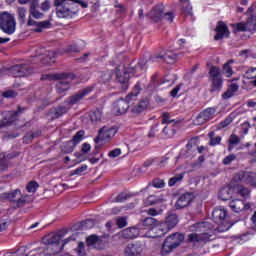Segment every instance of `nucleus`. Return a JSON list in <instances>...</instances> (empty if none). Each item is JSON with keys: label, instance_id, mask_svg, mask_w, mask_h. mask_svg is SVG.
Here are the masks:
<instances>
[{"label": "nucleus", "instance_id": "obj_24", "mask_svg": "<svg viewBox=\"0 0 256 256\" xmlns=\"http://www.w3.org/2000/svg\"><path fill=\"white\" fill-rule=\"evenodd\" d=\"M129 104L125 98H119L116 102H114L113 110L117 113V115H125L127 111H129Z\"/></svg>", "mask_w": 256, "mask_h": 256}, {"label": "nucleus", "instance_id": "obj_14", "mask_svg": "<svg viewBox=\"0 0 256 256\" xmlns=\"http://www.w3.org/2000/svg\"><path fill=\"white\" fill-rule=\"evenodd\" d=\"M93 87L89 86V87H86L80 91H78L77 93H75L74 95L68 97L66 100H65V103L67 105H76V103H79V101H81V99H84V97H87V95H89L92 91H93Z\"/></svg>", "mask_w": 256, "mask_h": 256}, {"label": "nucleus", "instance_id": "obj_61", "mask_svg": "<svg viewBox=\"0 0 256 256\" xmlns=\"http://www.w3.org/2000/svg\"><path fill=\"white\" fill-rule=\"evenodd\" d=\"M222 138L221 136H216L214 138H211L209 141L210 147H215L217 145H221Z\"/></svg>", "mask_w": 256, "mask_h": 256}, {"label": "nucleus", "instance_id": "obj_62", "mask_svg": "<svg viewBox=\"0 0 256 256\" xmlns=\"http://www.w3.org/2000/svg\"><path fill=\"white\" fill-rule=\"evenodd\" d=\"M119 155H121V148H115L108 153V157H110V159H115L119 157Z\"/></svg>", "mask_w": 256, "mask_h": 256}, {"label": "nucleus", "instance_id": "obj_9", "mask_svg": "<svg viewBox=\"0 0 256 256\" xmlns=\"http://www.w3.org/2000/svg\"><path fill=\"white\" fill-rule=\"evenodd\" d=\"M119 128L117 126H103L98 130V135L94 138V143L99 145L101 142L109 143L115 135H117Z\"/></svg>", "mask_w": 256, "mask_h": 256}, {"label": "nucleus", "instance_id": "obj_21", "mask_svg": "<svg viewBox=\"0 0 256 256\" xmlns=\"http://www.w3.org/2000/svg\"><path fill=\"white\" fill-rule=\"evenodd\" d=\"M217 113V109L213 107L206 108L197 116V121L199 123H207V121H211V119L215 118V114Z\"/></svg>", "mask_w": 256, "mask_h": 256}, {"label": "nucleus", "instance_id": "obj_49", "mask_svg": "<svg viewBox=\"0 0 256 256\" xmlns=\"http://www.w3.org/2000/svg\"><path fill=\"white\" fill-rule=\"evenodd\" d=\"M159 203V198L155 195H150L144 200V205L151 206V205H157Z\"/></svg>", "mask_w": 256, "mask_h": 256}, {"label": "nucleus", "instance_id": "obj_5", "mask_svg": "<svg viewBox=\"0 0 256 256\" xmlns=\"http://www.w3.org/2000/svg\"><path fill=\"white\" fill-rule=\"evenodd\" d=\"M183 241H185V235L179 232L169 235L162 244L161 255H169V253H171L173 249H177V247H179Z\"/></svg>", "mask_w": 256, "mask_h": 256}, {"label": "nucleus", "instance_id": "obj_17", "mask_svg": "<svg viewBox=\"0 0 256 256\" xmlns=\"http://www.w3.org/2000/svg\"><path fill=\"white\" fill-rule=\"evenodd\" d=\"M143 253V245L139 242L129 243L124 249V256H139Z\"/></svg>", "mask_w": 256, "mask_h": 256}, {"label": "nucleus", "instance_id": "obj_63", "mask_svg": "<svg viewBox=\"0 0 256 256\" xmlns=\"http://www.w3.org/2000/svg\"><path fill=\"white\" fill-rule=\"evenodd\" d=\"M19 155H21V152H11V153L5 152V158L7 159V161H11V159H17Z\"/></svg>", "mask_w": 256, "mask_h": 256}, {"label": "nucleus", "instance_id": "obj_47", "mask_svg": "<svg viewBox=\"0 0 256 256\" xmlns=\"http://www.w3.org/2000/svg\"><path fill=\"white\" fill-rule=\"evenodd\" d=\"M182 13L185 17H193V7L191 4H184L182 7Z\"/></svg>", "mask_w": 256, "mask_h": 256}, {"label": "nucleus", "instance_id": "obj_33", "mask_svg": "<svg viewBox=\"0 0 256 256\" xmlns=\"http://www.w3.org/2000/svg\"><path fill=\"white\" fill-rule=\"evenodd\" d=\"M232 193H233V188L227 186V187L220 189L218 197L222 201H229V199H231V197H232Z\"/></svg>", "mask_w": 256, "mask_h": 256}, {"label": "nucleus", "instance_id": "obj_34", "mask_svg": "<svg viewBox=\"0 0 256 256\" xmlns=\"http://www.w3.org/2000/svg\"><path fill=\"white\" fill-rule=\"evenodd\" d=\"M149 187H154L155 189H163L165 187V180L161 178H155L152 180V182L148 183L147 186L142 189V191H147Z\"/></svg>", "mask_w": 256, "mask_h": 256}, {"label": "nucleus", "instance_id": "obj_52", "mask_svg": "<svg viewBox=\"0 0 256 256\" xmlns=\"http://www.w3.org/2000/svg\"><path fill=\"white\" fill-rule=\"evenodd\" d=\"M159 133V123L153 124L149 130L148 137L149 139H153L155 135Z\"/></svg>", "mask_w": 256, "mask_h": 256}, {"label": "nucleus", "instance_id": "obj_64", "mask_svg": "<svg viewBox=\"0 0 256 256\" xmlns=\"http://www.w3.org/2000/svg\"><path fill=\"white\" fill-rule=\"evenodd\" d=\"M253 23V31H256V15H251L247 20V24L251 25Z\"/></svg>", "mask_w": 256, "mask_h": 256}, {"label": "nucleus", "instance_id": "obj_27", "mask_svg": "<svg viewBox=\"0 0 256 256\" xmlns=\"http://www.w3.org/2000/svg\"><path fill=\"white\" fill-rule=\"evenodd\" d=\"M178 55L173 52H167L164 55H156L152 57V61H157V59H163L168 65H175L177 63Z\"/></svg>", "mask_w": 256, "mask_h": 256}, {"label": "nucleus", "instance_id": "obj_53", "mask_svg": "<svg viewBox=\"0 0 256 256\" xmlns=\"http://www.w3.org/2000/svg\"><path fill=\"white\" fill-rule=\"evenodd\" d=\"M30 13L34 19H41V17H43V13L39 12L37 8H35V4L30 6Z\"/></svg>", "mask_w": 256, "mask_h": 256}, {"label": "nucleus", "instance_id": "obj_1", "mask_svg": "<svg viewBox=\"0 0 256 256\" xmlns=\"http://www.w3.org/2000/svg\"><path fill=\"white\" fill-rule=\"evenodd\" d=\"M87 9L89 3L83 0H54L56 15L59 19H73L79 13V6Z\"/></svg>", "mask_w": 256, "mask_h": 256}, {"label": "nucleus", "instance_id": "obj_13", "mask_svg": "<svg viewBox=\"0 0 256 256\" xmlns=\"http://www.w3.org/2000/svg\"><path fill=\"white\" fill-rule=\"evenodd\" d=\"M9 71L14 77H29L33 73V69L27 64H16Z\"/></svg>", "mask_w": 256, "mask_h": 256}, {"label": "nucleus", "instance_id": "obj_2", "mask_svg": "<svg viewBox=\"0 0 256 256\" xmlns=\"http://www.w3.org/2000/svg\"><path fill=\"white\" fill-rule=\"evenodd\" d=\"M147 61L140 60L135 66L129 68V70H121V66L115 68L116 81L120 83L122 91H127L129 89V79H131V74L134 77H140L145 73V66Z\"/></svg>", "mask_w": 256, "mask_h": 256}, {"label": "nucleus", "instance_id": "obj_12", "mask_svg": "<svg viewBox=\"0 0 256 256\" xmlns=\"http://www.w3.org/2000/svg\"><path fill=\"white\" fill-rule=\"evenodd\" d=\"M216 34L214 35V41H221V39H229L231 37V31L229 26L223 21H218L214 29Z\"/></svg>", "mask_w": 256, "mask_h": 256}, {"label": "nucleus", "instance_id": "obj_23", "mask_svg": "<svg viewBox=\"0 0 256 256\" xmlns=\"http://www.w3.org/2000/svg\"><path fill=\"white\" fill-rule=\"evenodd\" d=\"M141 227H130V228H126L122 231V234L121 236L124 238V239H136V237L138 235H140V237H144L143 233H141Z\"/></svg>", "mask_w": 256, "mask_h": 256}, {"label": "nucleus", "instance_id": "obj_43", "mask_svg": "<svg viewBox=\"0 0 256 256\" xmlns=\"http://www.w3.org/2000/svg\"><path fill=\"white\" fill-rule=\"evenodd\" d=\"M161 118L162 125H171V123H177L175 119H171V114H169V112H163L161 114Z\"/></svg>", "mask_w": 256, "mask_h": 256}, {"label": "nucleus", "instance_id": "obj_16", "mask_svg": "<svg viewBox=\"0 0 256 256\" xmlns=\"http://www.w3.org/2000/svg\"><path fill=\"white\" fill-rule=\"evenodd\" d=\"M229 207L234 213H241V211H249V209H251V204L245 203V201L241 199H234L230 201Z\"/></svg>", "mask_w": 256, "mask_h": 256}, {"label": "nucleus", "instance_id": "obj_58", "mask_svg": "<svg viewBox=\"0 0 256 256\" xmlns=\"http://www.w3.org/2000/svg\"><path fill=\"white\" fill-rule=\"evenodd\" d=\"M235 159H237V156L235 154H229L223 159L222 163L223 165H231V163H233Z\"/></svg>", "mask_w": 256, "mask_h": 256}, {"label": "nucleus", "instance_id": "obj_31", "mask_svg": "<svg viewBox=\"0 0 256 256\" xmlns=\"http://www.w3.org/2000/svg\"><path fill=\"white\" fill-rule=\"evenodd\" d=\"M177 134V130L174 127L166 126L160 133V139H172Z\"/></svg>", "mask_w": 256, "mask_h": 256}, {"label": "nucleus", "instance_id": "obj_6", "mask_svg": "<svg viewBox=\"0 0 256 256\" xmlns=\"http://www.w3.org/2000/svg\"><path fill=\"white\" fill-rule=\"evenodd\" d=\"M66 234L67 232L60 230L58 232L51 233L42 239V242L44 243V245L48 246L47 249H53V247L57 248L56 250H52L50 252V255H57V253H59L61 239H63Z\"/></svg>", "mask_w": 256, "mask_h": 256}, {"label": "nucleus", "instance_id": "obj_35", "mask_svg": "<svg viewBox=\"0 0 256 256\" xmlns=\"http://www.w3.org/2000/svg\"><path fill=\"white\" fill-rule=\"evenodd\" d=\"M90 121L92 123H99L103 119V112L100 109H95L89 113Z\"/></svg>", "mask_w": 256, "mask_h": 256}, {"label": "nucleus", "instance_id": "obj_54", "mask_svg": "<svg viewBox=\"0 0 256 256\" xmlns=\"http://www.w3.org/2000/svg\"><path fill=\"white\" fill-rule=\"evenodd\" d=\"M75 252L78 256H86L87 252H85V243L79 242L78 247L75 249Z\"/></svg>", "mask_w": 256, "mask_h": 256}, {"label": "nucleus", "instance_id": "obj_44", "mask_svg": "<svg viewBox=\"0 0 256 256\" xmlns=\"http://www.w3.org/2000/svg\"><path fill=\"white\" fill-rule=\"evenodd\" d=\"M234 33H245L247 31V24L245 22H239L236 24H232Z\"/></svg>", "mask_w": 256, "mask_h": 256}, {"label": "nucleus", "instance_id": "obj_15", "mask_svg": "<svg viewBox=\"0 0 256 256\" xmlns=\"http://www.w3.org/2000/svg\"><path fill=\"white\" fill-rule=\"evenodd\" d=\"M149 17L153 23H161L163 17H165V6L163 4L154 6L149 13Z\"/></svg>", "mask_w": 256, "mask_h": 256}, {"label": "nucleus", "instance_id": "obj_36", "mask_svg": "<svg viewBox=\"0 0 256 256\" xmlns=\"http://www.w3.org/2000/svg\"><path fill=\"white\" fill-rule=\"evenodd\" d=\"M233 63H235V60L230 59L222 67L224 75L228 78L233 77V74L235 73L233 71V67H231V65H233Z\"/></svg>", "mask_w": 256, "mask_h": 256}, {"label": "nucleus", "instance_id": "obj_29", "mask_svg": "<svg viewBox=\"0 0 256 256\" xmlns=\"http://www.w3.org/2000/svg\"><path fill=\"white\" fill-rule=\"evenodd\" d=\"M149 107V99H142L136 105H134L131 109L132 115H141L145 109Z\"/></svg>", "mask_w": 256, "mask_h": 256}, {"label": "nucleus", "instance_id": "obj_11", "mask_svg": "<svg viewBox=\"0 0 256 256\" xmlns=\"http://www.w3.org/2000/svg\"><path fill=\"white\" fill-rule=\"evenodd\" d=\"M24 110L25 108H21V106H18V109L16 111L4 112L3 119L0 121V129L13 125V123L17 121V117H19V113H23Z\"/></svg>", "mask_w": 256, "mask_h": 256}, {"label": "nucleus", "instance_id": "obj_57", "mask_svg": "<svg viewBox=\"0 0 256 256\" xmlns=\"http://www.w3.org/2000/svg\"><path fill=\"white\" fill-rule=\"evenodd\" d=\"M33 139H35L33 137V131L26 133V135L22 138L23 143H25V145H29L30 143H33Z\"/></svg>", "mask_w": 256, "mask_h": 256}, {"label": "nucleus", "instance_id": "obj_59", "mask_svg": "<svg viewBox=\"0 0 256 256\" xmlns=\"http://www.w3.org/2000/svg\"><path fill=\"white\" fill-rule=\"evenodd\" d=\"M2 96L5 99H13V98L17 97V92H15V90H7L2 93Z\"/></svg>", "mask_w": 256, "mask_h": 256}, {"label": "nucleus", "instance_id": "obj_48", "mask_svg": "<svg viewBox=\"0 0 256 256\" xmlns=\"http://www.w3.org/2000/svg\"><path fill=\"white\" fill-rule=\"evenodd\" d=\"M231 123H233V118H231L230 116L226 117L223 121H221L218 125H217V129L221 130V129H225V127H229V125H231Z\"/></svg>", "mask_w": 256, "mask_h": 256}, {"label": "nucleus", "instance_id": "obj_41", "mask_svg": "<svg viewBox=\"0 0 256 256\" xmlns=\"http://www.w3.org/2000/svg\"><path fill=\"white\" fill-rule=\"evenodd\" d=\"M99 242V236L92 234L86 238V244L88 247H97V243Z\"/></svg>", "mask_w": 256, "mask_h": 256}, {"label": "nucleus", "instance_id": "obj_8", "mask_svg": "<svg viewBox=\"0 0 256 256\" xmlns=\"http://www.w3.org/2000/svg\"><path fill=\"white\" fill-rule=\"evenodd\" d=\"M210 93H217L223 89V76L221 69L217 66H212L209 70Z\"/></svg>", "mask_w": 256, "mask_h": 256}, {"label": "nucleus", "instance_id": "obj_37", "mask_svg": "<svg viewBox=\"0 0 256 256\" xmlns=\"http://www.w3.org/2000/svg\"><path fill=\"white\" fill-rule=\"evenodd\" d=\"M183 179H185V172L176 174L175 176H173L172 178H170L168 180V186L175 187V185H177V183H181V181H183Z\"/></svg>", "mask_w": 256, "mask_h": 256}, {"label": "nucleus", "instance_id": "obj_38", "mask_svg": "<svg viewBox=\"0 0 256 256\" xmlns=\"http://www.w3.org/2000/svg\"><path fill=\"white\" fill-rule=\"evenodd\" d=\"M9 165H10V162L5 157V152H1L0 153V171L1 172L9 171Z\"/></svg>", "mask_w": 256, "mask_h": 256}, {"label": "nucleus", "instance_id": "obj_28", "mask_svg": "<svg viewBox=\"0 0 256 256\" xmlns=\"http://www.w3.org/2000/svg\"><path fill=\"white\" fill-rule=\"evenodd\" d=\"M162 224L164 227H166V229H168L169 233V231H172V229H175V227L179 225V216H177V214H170L166 217V220L162 222Z\"/></svg>", "mask_w": 256, "mask_h": 256}, {"label": "nucleus", "instance_id": "obj_22", "mask_svg": "<svg viewBox=\"0 0 256 256\" xmlns=\"http://www.w3.org/2000/svg\"><path fill=\"white\" fill-rule=\"evenodd\" d=\"M238 179L242 183L256 187V173L255 172H241L238 174Z\"/></svg>", "mask_w": 256, "mask_h": 256}, {"label": "nucleus", "instance_id": "obj_42", "mask_svg": "<svg viewBox=\"0 0 256 256\" xmlns=\"http://www.w3.org/2000/svg\"><path fill=\"white\" fill-rule=\"evenodd\" d=\"M51 28V22L49 20L38 22L36 24L35 32L41 33L43 29H49Z\"/></svg>", "mask_w": 256, "mask_h": 256}, {"label": "nucleus", "instance_id": "obj_50", "mask_svg": "<svg viewBox=\"0 0 256 256\" xmlns=\"http://www.w3.org/2000/svg\"><path fill=\"white\" fill-rule=\"evenodd\" d=\"M75 147H77V146L71 140L67 141L64 144L63 152L64 153H73V151H75Z\"/></svg>", "mask_w": 256, "mask_h": 256}, {"label": "nucleus", "instance_id": "obj_10", "mask_svg": "<svg viewBox=\"0 0 256 256\" xmlns=\"http://www.w3.org/2000/svg\"><path fill=\"white\" fill-rule=\"evenodd\" d=\"M169 233L165 225L162 222H158L155 226L147 230L142 237H147L148 239H157L159 237H165Z\"/></svg>", "mask_w": 256, "mask_h": 256}, {"label": "nucleus", "instance_id": "obj_25", "mask_svg": "<svg viewBox=\"0 0 256 256\" xmlns=\"http://www.w3.org/2000/svg\"><path fill=\"white\" fill-rule=\"evenodd\" d=\"M188 241L190 243H209L211 241V235L209 233H191L188 235Z\"/></svg>", "mask_w": 256, "mask_h": 256}, {"label": "nucleus", "instance_id": "obj_51", "mask_svg": "<svg viewBox=\"0 0 256 256\" xmlns=\"http://www.w3.org/2000/svg\"><path fill=\"white\" fill-rule=\"evenodd\" d=\"M71 241H77V234H72L70 237L64 239L62 241V245L59 248V251H63V249H65V245L71 243Z\"/></svg>", "mask_w": 256, "mask_h": 256}, {"label": "nucleus", "instance_id": "obj_60", "mask_svg": "<svg viewBox=\"0 0 256 256\" xmlns=\"http://www.w3.org/2000/svg\"><path fill=\"white\" fill-rule=\"evenodd\" d=\"M27 15V9L23 7L18 8V19L19 21H25V17Z\"/></svg>", "mask_w": 256, "mask_h": 256}, {"label": "nucleus", "instance_id": "obj_46", "mask_svg": "<svg viewBox=\"0 0 256 256\" xmlns=\"http://www.w3.org/2000/svg\"><path fill=\"white\" fill-rule=\"evenodd\" d=\"M38 189H39V183H37L33 180L28 182V184L26 185L27 193H37Z\"/></svg>", "mask_w": 256, "mask_h": 256}, {"label": "nucleus", "instance_id": "obj_30", "mask_svg": "<svg viewBox=\"0 0 256 256\" xmlns=\"http://www.w3.org/2000/svg\"><path fill=\"white\" fill-rule=\"evenodd\" d=\"M158 223L159 221L157 219L153 217H147L138 226L142 231H149V229H152V227H155Z\"/></svg>", "mask_w": 256, "mask_h": 256}, {"label": "nucleus", "instance_id": "obj_20", "mask_svg": "<svg viewBox=\"0 0 256 256\" xmlns=\"http://www.w3.org/2000/svg\"><path fill=\"white\" fill-rule=\"evenodd\" d=\"M227 217H228L227 209H225L224 207H216L212 211V219L214 223H216V225L223 223L225 219H227Z\"/></svg>", "mask_w": 256, "mask_h": 256}, {"label": "nucleus", "instance_id": "obj_32", "mask_svg": "<svg viewBox=\"0 0 256 256\" xmlns=\"http://www.w3.org/2000/svg\"><path fill=\"white\" fill-rule=\"evenodd\" d=\"M109 247V235H104L98 238V242L95 246L97 251H103Z\"/></svg>", "mask_w": 256, "mask_h": 256}, {"label": "nucleus", "instance_id": "obj_39", "mask_svg": "<svg viewBox=\"0 0 256 256\" xmlns=\"http://www.w3.org/2000/svg\"><path fill=\"white\" fill-rule=\"evenodd\" d=\"M55 59H57V52H55L54 50L46 51L44 61L47 63V65L55 63Z\"/></svg>", "mask_w": 256, "mask_h": 256}, {"label": "nucleus", "instance_id": "obj_45", "mask_svg": "<svg viewBox=\"0 0 256 256\" xmlns=\"http://www.w3.org/2000/svg\"><path fill=\"white\" fill-rule=\"evenodd\" d=\"M237 193L240 197H243V199H248L249 195H251V190L245 186H238Z\"/></svg>", "mask_w": 256, "mask_h": 256}, {"label": "nucleus", "instance_id": "obj_18", "mask_svg": "<svg viewBox=\"0 0 256 256\" xmlns=\"http://www.w3.org/2000/svg\"><path fill=\"white\" fill-rule=\"evenodd\" d=\"M142 91L141 88V82H137L133 88V91H131L125 98V101L131 107L132 105H135L137 103V99Z\"/></svg>", "mask_w": 256, "mask_h": 256}, {"label": "nucleus", "instance_id": "obj_3", "mask_svg": "<svg viewBox=\"0 0 256 256\" xmlns=\"http://www.w3.org/2000/svg\"><path fill=\"white\" fill-rule=\"evenodd\" d=\"M65 79H75V74L73 73H50L41 76V81H58L56 84L57 93H65L71 89V83L65 81Z\"/></svg>", "mask_w": 256, "mask_h": 256}, {"label": "nucleus", "instance_id": "obj_56", "mask_svg": "<svg viewBox=\"0 0 256 256\" xmlns=\"http://www.w3.org/2000/svg\"><path fill=\"white\" fill-rule=\"evenodd\" d=\"M116 225L119 229H123V227H127V218L125 217L116 218Z\"/></svg>", "mask_w": 256, "mask_h": 256}, {"label": "nucleus", "instance_id": "obj_4", "mask_svg": "<svg viewBox=\"0 0 256 256\" xmlns=\"http://www.w3.org/2000/svg\"><path fill=\"white\" fill-rule=\"evenodd\" d=\"M2 199H6V201H10V203H15L16 207L18 209H21V207H25V205H29V203H32L31 196L21 192V189L17 188L10 192H4L2 194Z\"/></svg>", "mask_w": 256, "mask_h": 256}, {"label": "nucleus", "instance_id": "obj_40", "mask_svg": "<svg viewBox=\"0 0 256 256\" xmlns=\"http://www.w3.org/2000/svg\"><path fill=\"white\" fill-rule=\"evenodd\" d=\"M84 137H85V130H80L76 132V134L72 137L70 141L77 146L79 145V143H81V141H83Z\"/></svg>", "mask_w": 256, "mask_h": 256}, {"label": "nucleus", "instance_id": "obj_26", "mask_svg": "<svg viewBox=\"0 0 256 256\" xmlns=\"http://www.w3.org/2000/svg\"><path fill=\"white\" fill-rule=\"evenodd\" d=\"M192 201L193 196L191 195V193H184L176 201L175 207L176 209H184V207H188Z\"/></svg>", "mask_w": 256, "mask_h": 256}, {"label": "nucleus", "instance_id": "obj_55", "mask_svg": "<svg viewBox=\"0 0 256 256\" xmlns=\"http://www.w3.org/2000/svg\"><path fill=\"white\" fill-rule=\"evenodd\" d=\"M245 77L246 79H256V68L255 67L248 68V70L245 72Z\"/></svg>", "mask_w": 256, "mask_h": 256}, {"label": "nucleus", "instance_id": "obj_19", "mask_svg": "<svg viewBox=\"0 0 256 256\" xmlns=\"http://www.w3.org/2000/svg\"><path fill=\"white\" fill-rule=\"evenodd\" d=\"M67 111L68 109L63 105L52 107L48 111V117L50 121H55L56 119L63 117V115H66Z\"/></svg>", "mask_w": 256, "mask_h": 256}, {"label": "nucleus", "instance_id": "obj_7", "mask_svg": "<svg viewBox=\"0 0 256 256\" xmlns=\"http://www.w3.org/2000/svg\"><path fill=\"white\" fill-rule=\"evenodd\" d=\"M0 29L6 35H13V33L17 31V21H15V16L8 12L0 13Z\"/></svg>", "mask_w": 256, "mask_h": 256}]
</instances>
